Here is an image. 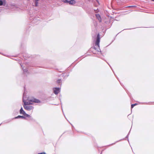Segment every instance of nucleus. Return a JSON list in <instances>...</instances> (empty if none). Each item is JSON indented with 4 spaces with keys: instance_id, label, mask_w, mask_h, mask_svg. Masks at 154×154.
Returning a JSON list of instances; mask_svg holds the SVG:
<instances>
[{
    "instance_id": "f03ea898",
    "label": "nucleus",
    "mask_w": 154,
    "mask_h": 154,
    "mask_svg": "<svg viewBox=\"0 0 154 154\" xmlns=\"http://www.w3.org/2000/svg\"><path fill=\"white\" fill-rule=\"evenodd\" d=\"M100 42V37L99 34H98L97 35V40L95 42V46H97L98 48V49L99 48V43Z\"/></svg>"
},
{
    "instance_id": "f257e3e1",
    "label": "nucleus",
    "mask_w": 154,
    "mask_h": 154,
    "mask_svg": "<svg viewBox=\"0 0 154 154\" xmlns=\"http://www.w3.org/2000/svg\"><path fill=\"white\" fill-rule=\"evenodd\" d=\"M25 93H24L23 94V101L24 103L23 106H27L30 104H32V102H34L36 103H39L40 101L36 99L35 98H33L32 99L29 100L28 102H26L24 99Z\"/></svg>"
},
{
    "instance_id": "7ed1b4c3",
    "label": "nucleus",
    "mask_w": 154,
    "mask_h": 154,
    "mask_svg": "<svg viewBox=\"0 0 154 154\" xmlns=\"http://www.w3.org/2000/svg\"><path fill=\"white\" fill-rule=\"evenodd\" d=\"M24 108L26 110L30 111L33 109V107L31 106H23Z\"/></svg>"
},
{
    "instance_id": "0eeeda50",
    "label": "nucleus",
    "mask_w": 154,
    "mask_h": 154,
    "mask_svg": "<svg viewBox=\"0 0 154 154\" xmlns=\"http://www.w3.org/2000/svg\"><path fill=\"white\" fill-rule=\"evenodd\" d=\"M20 113L21 114H22L23 115L25 114V112L23 110V108L22 107H21L20 111Z\"/></svg>"
},
{
    "instance_id": "dca6fc26",
    "label": "nucleus",
    "mask_w": 154,
    "mask_h": 154,
    "mask_svg": "<svg viewBox=\"0 0 154 154\" xmlns=\"http://www.w3.org/2000/svg\"><path fill=\"white\" fill-rule=\"evenodd\" d=\"M27 71H28V70L26 69H23V72L24 73L25 72H27Z\"/></svg>"
},
{
    "instance_id": "a211bd4d",
    "label": "nucleus",
    "mask_w": 154,
    "mask_h": 154,
    "mask_svg": "<svg viewBox=\"0 0 154 154\" xmlns=\"http://www.w3.org/2000/svg\"><path fill=\"white\" fill-rule=\"evenodd\" d=\"M38 154H46L45 152H42L41 153H38Z\"/></svg>"
},
{
    "instance_id": "2eb2a0df",
    "label": "nucleus",
    "mask_w": 154,
    "mask_h": 154,
    "mask_svg": "<svg viewBox=\"0 0 154 154\" xmlns=\"http://www.w3.org/2000/svg\"><path fill=\"white\" fill-rule=\"evenodd\" d=\"M61 80L60 79H58L57 81V82L58 83H60L61 82Z\"/></svg>"
},
{
    "instance_id": "9d476101",
    "label": "nucleus",
    "mask_w": 154,
    "mask_h": 154,
    "mask_svg": "<svg viewBox=\"0 0 154 154\" xmlns=\"http://www.w3.org/2000/svg\"><path fill=\"white\" fill-rule=\"evenodd\" d=\"M39 0H33V2H35V6L37 7L38 6V1Z\"/></svg>"
},
{
    "instance_id": "f8f14e48",
    "label": "nucleus",
    "mask_w": 154,
    "mask_h": 154,
    "mask_svg": "<svg viewBox=\"0 0 154 154\" xmlns=\"http://www.w3.org/2000/svg\"><path fill=\"white\" fill-rule=\"evenodd\" d=\"M25 116L27 117H31V116H30V115H29L28 114H26L25 113V114H23Z\"/></svg>"
},
{
    "instance_id": "6e6552de",
    "label": "nucleus",
    "mask_w": 154,
    "mask_h": 154,
    "mask_svg": "<svg viewBox=\"0 0 154 154\" xmlns=\"http://www.w3.org/2000/svg\"><path fill=\"white\" fill-rule=\"evenodd\" d=\"M75 1L74 0H70L69 1V4L70 5H73L75 3Z\"/></svg>"
},
{
    "instance_id": "1a4fd4ad",
    "label": "nucleus",
    "mask_w": 154,
    "mask_h": 154,
    "mask_svg": "<svg viewBox=\"0 0 154 154\" xmlns=\"http://www.w3.org/2000/svg\"><path fill=\"white\" fill-rule=\"evenodd\" d=\"M20 118H22V119H25V117L23 116H18L15 117L14 119H18Z\"/></svg>"
},
{
    "instance_id": "6ab92c4d",
    "label": "nucleus",
    "mask_w": 154,
    "mask_h": 154,
    "mask_svg": "<svg viewBox=\"0 0 154 154\" xmlns=\"http://www.w3.org/2000/svg\"><path fill=\"white\" fill-rule=\"evenodd\" d=\"M128 136V135H127V136H126V137H127Z\"/></svg>"
},
{
    "instance_id": "4468645a",
    "label": "nucleus",
    "mask_w": 154,
    "mask_h": 154,
    "mask_svg": "<svg viewBox=\"0 0 154 154\" xmlns=\"http://www.w3.org/2000/svg\"><path fill=\"white\" fill-rule=\"evenodd\" d=\"M97 48L96 47H94V48L95 50H97V51H99V49H100L99 48V49H98V48L97 47Z\"/></svg>"
},
{
    "instance_id": "ddd939ff",
    "label": "nucleus",
    "mask_w": 154,
    "mask_h": 154,
    "mask_svg": "<svg viewBox=\"0 0 154 154\" xmlns=\"http://www.w3.org/2000/svg\"><path fill=\"white\" fill-rule=\"evenodd\" d=\"M137 103H135V104H132L131 105V108H132L134 106L137 105Z\"/></svg>"
},
{
    "instance_id": "423d86ee",
    "label": "nucleus",
    "mask_w": 154,
    "mask_h": 154,
    "mask_svg": "<svg viewBox=\"0 0 154 154\" xmlns=\"http://www.w3.org/2000/svg\"><path fill=\"white\" fill-rule=\"evenodd\" d=\"M96 16L97 18L99 21L101 22V19L100 18V15L98 14H96Z\"/></svg>"
},
{
    "instance_id": "39448f33",
    "label": "nucleus",
    "mask_w": 154,
    "mask_h": 154,
    "mask_svg": "<svg viewBox=\"0 0 154 154\" xmlns=\"http://www.w3.org/2000/svg\"><path fill=\"white\" fill-rule=\"evenodd\" d=\"M6 4L5 0H0V6H5Z\"/></svg>"
},
{
    "instance_id": "20e7f679",
    "label": "nucleus",
    "mask_w": 154,
    "mask_h": 154,
    "mask_svg": "<svg viewBox=\"0 0 154 154\" xmlns=\"http://www.w3.org/2000/svg\"><path fill=\"white\" fill-rule=\"evenodd\" d=\"M53 90L54 93L56 95L60 91V88H54Z\"/></svg>"
},
{
    "instance_id": "9b49d317",
    "label": "nucleus",
    "mask_w": 154,
    "mask_h": 154,
    "mask_svg": "<svg viewBox=\"0 0 154 154\" xmlns=\"http://www.w3.org/2000/svg\"><path fill=\"white\" fill-rule=\"evenodd\" d=\"M69 0H64L63 2L64 3H69Z\"/></svg>"
},
{
    "instance_id": "f3484780",
    "label": "nucleus",
    "mask_w": 154,
    "mask_h": 154,
    "mask_svg": "<svg viewBox=\"0 0 154 154\" xmlns=\"http://www.w3.org/2000/svg\"><path fill=\"white\" fill-rule=\"evenodd\" d=\"M136 6L134 5H132V6H130L128 7L129 8H134V7H135Z\"/></svg>"
}]
</instances>
